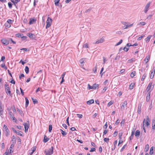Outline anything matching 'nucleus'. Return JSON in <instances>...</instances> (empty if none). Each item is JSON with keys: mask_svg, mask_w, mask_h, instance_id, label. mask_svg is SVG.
<instances>
[{"mask_svg": "<svg viewBox=\"0 0 155 155\" xmlns=\"http://www.w3.org/2000/svg\"><path fill=\"white\" fill-rule=\"evenodd\" d=\"M5 92L7 95L11 96L12 95V94L10 91V89L8 85L7 84H6L5 85Z\"/></svg>", "mask_w": 155, "mask_h": 155, "instance_id": "f257e3e1", "label": "nucleus"}, {"mask_svg": "<svg viewBox=\"0 0 155 155\" xmlns=\"http://www.w3.org/2000/svg\"><path fill=\"white\" fill-rule=\"evenodd\" d=\"M54 147L51 146V148L48 150H45L44 151V153L45 155H51L53 153Z\"/></svg>", "mask_w": 155, "mask_h": 155, "instance_id": "f03ea898", "label": "nucleus"}, {"mask_svg": "<svg viewBox=\"0 0 155 155\" xmlns=\"http://www.w3.org/2000/svg\"><path fill=\"white\" fill-rule=\"evenodd\" d=\"M52 22V19L50 17H48L46 21L47 25L46 28V29L50 27Z\"/></svg>", "mask_w": 155, "mask_h": 155, "instance_id": "7ed1b4c3", "label": "nucleus"}, {"mask_svg": "<svg viewBox=\"0 0 155 155\" xmlns=\"http://www.w3.org/2000/svg\"><path fill=\"white\" fill-rule=\"evenodd\" d=\"M86 58H82L80 60V65L81 68H83V67L84 66V64L86 62Z\"/></svg>", "mask_w": 155, "mask_h": 155, "instance_id": "20e7f679", "label": "nucleus"}, {"mask_svg": "<svg viewBox=\"0 0 155 155\" xmlns=\"http://www.w3.org/2000/svg\"><path fill=\"white\" fill-rule=\"evenodd\" d=\"M23 125L24 126L25 131V133H26L28 132V129L29 127L30 124L27 123H24L23 124Z\"/></svg>", "mask_w": 155, "mask_h": 155, "instance_id": "39448f33", "label": "nucleus"}, {"mask_svg": "<svg viewBox=\"0 0 155 155\" xmlns=\"http://www.w3.org/2000/svg\"><path fill=\"white\" fill-rule=\"evenodd\" d=\"M37 21V19L36 18H31L30 19V21L29 22V24L31 25L35 23Z\"/></svg>", "mask_w": 155, "mask_h": 155, "instance_id": "423d86ee", "label": "nucleus"}, {"mask_svg": "<svg viewBox=\"0 0 155 155\" xmlns=\"http://www.w3.org/2000/svg\"><path fill=\"white\" fill-rule=\"evenodd\" d=\"M122 105L121 106V110H123L124 109L125 107H126L127 105V101H124L122 103Z\"/></svg>", "mask_w": 155, "mask_h": 155, "instance_id": "0eeeda50", "label": "nucleus"}, {"mask_svg": "<svg viewBox=\"0 0 155 155\" xmlns=\"http://www.w3.org/2000/svg\"><path fill=\"white\" fill-rule=\"evenodd\" d=\"M150 2H149L146 5L144 10V12L145 13H147V12L148 11L149 9V8L150 6Z\"/></svg>", "mask_w": 155, "mask_h": 155, "instance_id": "6e6552de", "label": "nucleus"}, {"mask_svg": "<svg viewBox=\"0 0 155 155\" xmlns=\"http://www.w3.org/2000/svg\"><path fill=\"white\" fill-rule=\"evenodd\" d=\"M1 42L3 45H8L9 43L8 40H7L5 38L2 39L1 40Z\"/></svg>", "mask_w": 155, "mask_h": 155, "instance_id": "1a4fd4ad", "label": "nucleus"}, {"mask_svg": "<svg viewBox=\"0 0 155 155\" xmlns=\"http://www.w3.org/2000/svg\"><path fill=\"white\" fill-rule=\"evenodd\" d=\"M27 36L31 39H34L36 38L35 35L34 34L31 33L28 34Z\"/></svg>", "mask_w": 155, "mask_h": 155, "instance_id": "9d476101", "label": "nucleus"}, {"mask_svg": "<svg viewBox=\"0 0 155 155\" xmlns=\"http://www.w3.org/2000/svg\"><path fill=\"white\" fill-rule=\"evenodd\" d=\"M152 83L151 82L149 83V84L146 89V91H147V92H149V91H151V90H150V89H151V87L152 86Z\"/></svg>", "mask_w": 155, "mask_h": 155, "instance_id": "9b49d317", "label": "nucleus"}, {"mask_svg": "<svg viewBox=\"0 0 155 155\" xmlns=\"http://www.w3.org/2000/svg\"><path fill=\"white\" fill-rule=\"evenodd\" d=\"M148 93L146 97V100L147 102L149 101L150 99V95L151 94V91L147 92Z\"/></svg>", "mask_w": 155, "mask_h": 155, "instance_id": "f8f14e48", "label": "nucleus"}, {"mask_svg": "<svg viewBox=\"0 0 155 155\" xmlns=\"http://www.w3.org/2000/svg\"><path fill=\"white\" fill-rule=\"evenodd\" d=\"M142 105L141 104H140L138 105V110L137 113L138 114H140L141 113V107Z\"/></svg>", "mask_w": 155, "mask_h": 155, "instance_id": "ddd939ff", "label": "nucleus"}, {"mask_svg": "<svg viewBox=\"0 0 155 155\" xmlns=\"http://www.w3.org/2000/svg\"><path fill=\"white\" fill-rule=\"evenodd\" d=\"M104 41V40L103 38H101L100 39L97 41L95 42L93 44H99V43H102Z\"/></svg>", "mask_w": 155, "mask_h": 155, "instance_id": "4468645a", "label": "nucleus"}, {"mask_svg": "<svg viewBox=\"0 0 155 155\" xmlns=\"http://www.w3.org/2000/svg\"><path fill=\"white\" fill-rule=\"evenodd\" d=\"M128 24H127V25H124L123 27V29H125L129 27H130L133 26V24H131V25H128Z\"/></svg>", "mask_w": 155, "mask_h": 155, "instance_id": "2eb2a0df", "label": "nucleus"}, {"mask_svg": "<svg viewBox=\"0 0 155 155\" xmlns=\"http://www.w3.org/2000/svg\"><path fill=\"white\" fill-rule=\"evenodd\" d=\"M152 36L151 35L148 36V37L145 39V40L146 42L148 43L149 41Z\"/></svg>", "mask_w": 155, "mask_h": 155, "instance_id": "dca6fc26", "label": "nucleus"}, {"mask_svg": "<svg viewBox=\"0 0 155 155\" xmlns=\"http://www.w3.org/2000/svg\"><path fill=\"white\" fill-rule=\"evenodd\" d=\"M49 140V138L47 137L46 135H45L44 137V139L43 140V142L44 143H46Z\"/></svg>", "mask_w": 155, "mask_h": 155, "instance_id": "f3484780", "label": "nucleus"}, {"mask_svg": "<svg viewBox=\"0 0 155 155\" xmlns=\"http://www.w3.org/2000/svg\"><path fill=\"white\" fill-rule=\"evenodd\" d=\"M94 102V100L93 99H91L87 102V104L88 105H90L91 104L93 103Z\"/></svg>", "mask_w": 155, "mask_h": 155, "instance_id": "a211bd4d", "label": "nucleus"}, {"mask_svg": "<svg viewBox=\"0 0 155 155\" xmlns=\"http://www.w3.org/2000/svg\"><path fill=\"white\" fill-rule=\"evenodd\" d=\"M3 128L4 130L6 133H8V131H9V130L8 128L4 124V125Z\"/></svg>", "mask_w": 155, "mask_h": 155, "instance_id": "6ab92c4d", "label": "nucleus"}, {"mask_svg": "<svg viewBox=\"0 0 155 155\" xmlns=\"http://www.w3.org/2000/svg\"><path fill=\"white\" fill-rule=\"evenodd\" d=\"M17 111L19 112V114L22 117L24 116V114H23V111L21 110L18 108H17Z\"/></svg>", "mask_w": 155, "mask_h": 155, "instance_id": "aec40b11", "label": "nucleus"}, {"mask_svg": "<svg viewBox=\"0 0 155 155\" xmlns=\"http://www.w3.org/2000/svg\"><path fill=\"white\" fill-rule=\"evenodd\" d=\"M135 85V84L134 83H131L129 86V89L130 90H132L133 88Z\"/></svg>", "mask_w": 155, "mask_h": 155, "instance_id": "412c9836", "label": "nucleus"}, {"mask_svg": "<svg viewBox=\"0 0 155 155\" xmlns=\"http://www.w3.org/2000/svg\"><path fill=\"white\" fill-rule=\"evenodd\" d=\"M135 136L137 137H138L140 135V131L139 130H136L135 134Z\"/></svg>", "mask_w": 155, "mask_h": 155, "instance_id": "4be33fe9", "label": "nucleus"}, {"mask_svg": "<svg viewBox=\"0 0 155 155\" xmlns=\"http://www.w3.org/2000/svg\"><path fill=\"white\" fill-rule=\"evenodd\" d=\"M150 58V56H147L146 58L144 59V61H145V63L146 64L147 63L149 60Z\"/></svg>", "mask_w": 155, "mask_h": 155, "instance_id": "5701e85b", "label": "nucleus"}, {"mask_svg": "<svg viewBox=\"0 0 155 155\" xmlns=\"http://www.w3.org/2000/svg\"><path fill=\"white\" fill-rule=\"evenodd\" d=\"M25 101H26L25 105V107H26L28 106V104L29 103V101L27 97L25 98Z\"/></svg>", "mask_w": 155, "mask_h": 155, "instance_id": "b1692460", "label": "nucleus"}, {"mask_svg": "<svg viewBox=\"0 0 155 155\" xmlns=\"http://www.w3.org/2000/svg\"><path fill=\"white\" fill-rule=\"evenodd\" d=\"M150 120L149 117L148 116H147L146 120V124L147 126L150 125Z\"/></svg>", "mask_w": 155, "mask_h": 155, "instance_id": "393cba45", "label": "nucleus"}, {"mask_svg": "<svg viewBox=\"0 0 155 155\" xmlns=\"http://www.w3.org/2000/svg\"><path fill=\"white\" fill-rule=\"evenodd\" d=\"M136 72L135 71H133L131 73L130 76L131 78H133L136 75Z\"/></svg>", "mask_w": 155, "mask_h": 155, "instance_id": "a878e982", "label": "nucleus"}, {"mask_svg": "<svg viewBox=\"0 0 155 155\" xmlns=\"http://www.w3.org/2000/svg\"><path fill=\"white\" fill-rule=\"evenodd\" d=\"M4 26L5 27H6L7 28H9L11 27V25L10 24L8 23H5L4 24Z\"/></svg>", "mask_w": 155, "mask_h": 155, "instance_id": "bb28decb", "label": "nucleus"}, {"mask_svg": "<svg viewBox=\"0 0 155 155\" xmlns=\"http://www.w3.org/2000/svg\"><path fill=\"white\" fill-rule=\"evenodd\" d=\"M60 0H54V4L56 6H59L58 3L59 2Z\"/></svg>", "mask_w": 155, "mask_h": 155, "instance_id": "cd10ccee", "label": "nucleus"}, {"mask_svg": "<svg viewBox=\"0 0 155 155\" xmlns=\"http://www.w3.org/2000/svg\"><path fill=\"white\" fill-rule=\"evenodd\" d=\"M153 147H152L150 150V155H152L153 154Z\"/></svg>", "mask_w": 155, "mask_h": 155, "instance_id": "c85d7f7f", "label": "nucleus"}, {"mask_svg": "<svg viewBox=\"0 0 155 155\" xmlns=\"http://www.w3.org/2000/svg\"><path fill=\"white\" fill-rule=\"evenodd\" d=\"M25 71L26 74H28L29 72V69L27 66H26L25 68Z\"/></svg>", "mask_w": 155, "mask_h": 155, "instance_id": "c756f323", "label": "nucleus"}, {"mask_svg": "<svg viewBox=\"0 0 155 155\" xmlns=\"http://www.w3.org/2000/svg\"><path fill=\"white\" fill-rule=\"evenodd\" d=\"M60 130L61 131V134L64 136L66 135L67 133L66 132H65L61 129H60Z\"/></svg>", "mask_w": 155, "mask_h": 155, "instance_id": "7c9ffc66", "label": "nucleus"}, {"mask_svg": "<svg viewBox=\"0 0 155 155\" xmlns=\"http://www.w3.org/2000/svg\"><path fill=\"white\" fill-rule=\"evenodd\" d=\"M13 21H14L13 20H12L10 19H8L7 20L6 22L10 24H12Z\"/></svg>", "mask_w": 155, "mask_h": 155, "instance_id": "2f4dec72", "label": "nucleus"}, {"mask_svg": "<svg viewBox=\"0 0 155 155\" xmlns=\"http://www.w3.org/2000/svg\"><path fill=\"white\" fill-rule=\"evenodd\" d=\"M149 145L147 144L145 146V151L146 152H147L148 151V150H149Z\"/></svg>", "mask_w": 155, "mask_h": 155, "instance_id": "473e14b6", "label": "nucleus"}, {"mask_svg": "<svg viewBox=\"0 0 155 155\" xmlns=\"http://www.w3.org/2000/svg\"><path fill=\"white\" fill-rule=\"evenodd\" d=\"M93 87L92 88L94 89H96V88L98 87V84H94L92 86Z\"/></svg>", "mask_w": 155, "mask_h": 155, "instance_id": "72a5a7b5", "label": "nucleus"}, {"mask_svg": "<svg viewBox=\"0 0 155 155\" xmlns=\"http://www.w3.org/2000/svg\"><path fill=\"white\" fill-rule=\"evenodd\" d=\"M107 88H108L107 87H105L104 88H103V89L102 91L101 92L103 93H104L107 89Z\"/></svg>", "mask_w": 155, "mask_h": 155, "instance_id": "f704fd0d", "label": "nucleus"}, {"mask_svg": "<svg viewBox=\"0 0 155 155\" xmlns=\"http://www.w3.org/2000/svg\"><path fill=\"white\" fill-rule=\"evenodd\" d=\"M1 66L2 68H4L5 69H7V67L5 65V64H3L1 65Z\"/></svg>", "mask_w": 155, "mask_h": 155, "instance_id": "c9c22d12", "label": "nucleus"}, {"mask_svg": "<svg viewBox=\"0 0 155 155\" xmlns=\"http://www.w3.org/2000/svg\"><path fill=\"white\" fill-rule=\"evenodd\" d=\"M146 77V74H143V75L142 76V77L141 78V80L142 81H143L144 79Z\"/></svg>", "mask_w": 155, "mask_h": 155, "instance_id": "e433bc0d", "label": "nucleus"}, {"mask_svg": "<svg viewBox=\"0 0 155 155\" xmlns=\"http://www.w3.org/2000/svg\"><path fill=\"white\" fill-rule=\"evenodd\" d=\"M32 99L34 104H36L38 103V101L36 99H35L33 98H32Z\"/></svg>", "mask_w": 155, "mask_h": 155, "instance_id": "4c0bfd02", "label": "nucleus"}, {"mask_svg": "<svg viewBox=\"0 0 155 155\" xmlns=\"http://www.w3.org/2000/svg\"><path fill=\"white\" fill-rule=\"evenodd\" d=\"M154 73L153 72V71H152L150 75V78L151 79H152L153 78L154 75Z\"/></svg>", "mask_w": 155, "mask_h": 155, "instance_id": "58836bf2", "label": "nucleus"}, {"mask_svg": "<svg viewBox=\"0 0 155 155\" xmlns=\"http://www.w3.org/2000/svg\"><path fill=\"white\" fill-rule=\"evenodd\" d=\"M12 120L14 122H15L16 123H17V119H16L14 117H12V118H11Z\"/></svg>", "mask_w": 155, "mask_h": 155, "instance_id": "ea45409f", "label": "nucleus"}, {"mask_svg": "<svg viewBox=\"0 0 155 155\" xmlns=\"http://www.w3.org/2000/svg\"><path fill=\"white\" fill-rule=\"evenodd\" d=\"M52 126L51 125H50L49 127V132H51L52 130Z\"/></svg>", "mask_w": 155, "mask_h": 155, "instance_id": "a19ab883", "label": "nucleus"}, {"mask_svg": "<svg viewBox=\"0 0 155 155\" xmlns=\"http://www.w3.org/2000/svg\"><path fill=\"white\" fill-rule=\"evenodd\" d=\"M146 23L144 22H140L138 24V25H145Z\"/></svg>", "mask_w": 155, "mask_h": 155, "instance_id": "79ce46f5", "label": "nucleus"}, {"mask_svg": "<svg viewBox=\"0 0 155 155\" xmlns=\"http://www.w3.org/2000/svg\"><path fill=\"white\" fill-rule=\"evenodd\" d=\"M145 122V119H144L143 120V129L144 132L146 133V130H145V128L144 126V122Z\"/></svg>", "mask_w": 155, "mask_h": 155, "instance_id": "37998d69", "label": "nucleus"}, {"mask_svg": "<svg viewBox=\"0 0 155 155\" xmlns=\"http://www.w3.org/2000/svg\"><path fill=\"white\" fill-rule=\"evenodd\" d=\"M123 40L122 39L120 40V41L118 42L116 45L115 46H117L120 44L122 42Z\"/></svg>", "mask_w": 155, "mask_h": 155, "instance_id": "c03bdc74", "label": "nucleus"}, {"mask_svg": "<svg viewBox=\"0 0 155 155\" xmlns=\"http://www.w3.org/2000/svg\"><path fill=\"white\" fill-rule=\"evenodd\" d=\"M4 112V109L0 110V116L1 117H2V115H3Z\"/></svg>", "mask_w": 155, "mask_h": 155, "instance_id": "a18cd8bd", "label": "nucleus"}, {"mask_svg": "<svg viewBox=\"0 0 155 155\" xmlns=\"http://www.w3.org/2000/svg\"><path fill=\"white\" fill-rule=\"evenodd\" d=\"M118 132L117 130H116L115 131L114 133L113 134V135L114 137H115L117 135Z\"/></svg>", "mask_w": 155, "mask_h": 155, "instance_id": "49530a36", "label": "nucleus"}, {"mask_svg": "<svg viewBox=\"0 0 155 155\" xmlns=\"http://www.w3.org/2000/svg\"><path fill=\"white\" fill-rule=\"evenodd\" d=\"M83 47L84 48H88V44L87 43H86L84 44L83 46Z\"/></svg>", "mask_w": 155, "mask_h": 155, "instance_id": "de8ad7c7", "label": "nucleus"}, {"mask_svg": "<svg viewBox=\"0 0 155 155\" xmlns=\"http://www.w3.org/2000/svg\"><path fill=\"white\" fill-rule=\"evenodd\" d=\"M113 103V102L111 101H110V102H109L108 103V104H107V106L109 107L110 106V105H112Z\"/></svg>", "mask_w": 155, "mask_h": 155, "instance_id": "09e8293b", "label": "nucleus"}, {"mask_svg": "<svg viewBox=\"0 0 155 155\" xmlns=\"http://www.w3.org/2000/svg\"><path fill=\"white\" fill-rule=\"evenodd\" d=\"M8 6L9 8H12V4L11 2H8Z\"/></svg>", "mask_w": 155, "mask_h": 155, "instance_id": "8fccbe9b", "label": "nucleus"}, {"mask_svg": "<svg viewBox=\"0 0 155 155\" xmlns=\"http://www.w3.org/2000/svg\"><path fill=\"white\" fill-rule=\"evenodd\" d=\"M77 117L80 118H81L83 117V115L82 114H77Z\"/></svg>", "mask_w": 155, "mask_h": 155, "instance_id": "3c124183", "label": "nucleus"}, {"mask_svg": "<svg viewBox=\"0 0 155 155\" xmlns=\"http://www.w3.org/2000/svg\"><path fill=\"white\" fill-rule=\"evenodd\" d=\"M122 134H123L122 132H120L119 133L118 135H119V137L120 139H121Z\"/></svg>", "mask_w": 155, "mask_h": 155, "instance_id": "603ef678", "label": "nucleus"}, {"mask_svg": "<svg viewBox=\"0 0 155 155\" xmlns=\"http://www.w3.org/2000/svg\"><path fill=\"white\" fill-rule=\"evenodd\" d=\"M126 146H127L126 144H125V145H124L123 146V147L120 150V151L121 152H122L123 150L125 149V148L126 147Z\"/></svg>", "mask_w": 155, "mask_h": 155, "instance_id": "864d4df0", "label": "nucleus"}, {"mask_svg": "<svg viewBox=\"0 0 155 155\" xmlns=\"http://www.w3.org/2000/svg\"><path fill=\"white\" fill-rule=\"evenodd\" d=\"M87 88L88 89H93L92 88L93 86H91L89 84H88L87 85Z\"/></svg>", "mask_w": 155, "mask_h": 155, "instance_id": "5fc2aeb1", "label": "nucleus"}, {"mask_svg": "<svg viewBox=\"0 0 155 155\" xmlns=\"http://www.w3.org/2000/svg\"><path fill=\"white\" fill-rule=\"evenodd\" d=\"M109 139L108 138H104V142L107 143L108 142Z\"/></svg>", "mask_w": 155, "mask_h": 155, "instance_id": "6e6d98bb", "label": "nucleus"}, {"mask_svg": "<svg viewBox=\"0 0 155 155\" xmlns=\"http://www.w3.org/2000/svg\"><path fill=\"white\" fill-rule=\"evenodd\" d=\"M16 134H17L19 135H20L21 136H22V134H21V132L19 131H18V132H17V133H16Z\"/></svg>", "mask_w": 155, "mask_h": 155, "instance_id": "4d7b16f0", "label": "nucleus"}, {"mask_svg": "<svg viewBox=\"0 0 155 155\" xmlns=\"http://www.w3.org/2000/svg\"><path fill=\"white\" fill-rule=\"evenodd\" d=\"M9 115L10 116V118H12V117H13V116H12V112H9Z\"/></svg>", "mask_w": 155, "mask_h": 155, "instance_id": "13d9d810", "label": "nucleus"}, {"mask_svg": "<svg viewBox=\"0 0 155 155\" xmlns=\"http://www.w3.org/2000/svg\"><path fill=\"white\" fill-rule=\"evenodd\" d=\"M15 36H16V37H21V34L20 33H17V34H16Z\"/></svg>", "mask_w": 155, "mask_h": 155, "instance_id": "bf43d9fd", "label": "nucleus"}, {"mask_svg": "<svg viewBox=\"0 0 155 155\" xmlns=\"http://www.w3.org/2000/svg\"><path fill=\"white\" fill-rule=\"evenodd\" d=\"M107 122H106V123H105V125L103 126V128L105 129H106L107 128Z\"/></svg>", "mask_w": 155, "mask_h": 155, "instance_id": "052dcab7", "label": "nucleus"}, {"mask_svg": "<svg viewBox=\"0 0 155 155\" xmlns=\"http://www.w3.org/2000/svg\"><path fill=\"white\" fill-rule=\"evenodd\" d=\"M5 59V57L4 56H3L1 57V60L0 61V62L1 61H4Z\"/></svg>", "mask_w": 155, "mask_h": 155, "instance_id": "680f3d73", "label": "nucleus"}, {"mask_svg": "<svg viewBox=\"0 0 155 155\" xmlns=\"http://www.w3.org/2000/svg\"><path fill=\"white\" fill-rule=\"evenodd\" d=\"M129 48H127L126 47H125L123 48V50H124L125 51L127 52L129 50Z\"/></svg>", "mask_w": 155, "mask_h": 155, "instance_id": "e2e57ef3", "label": "nucleus"}, {"mask_svg": "<svg viewBox=\"0 0 155 155\" xmlns=\"http://www.w3.org/2000/svg\"><path fill=\"white\" fill-rule=\"evenodd\" d=\"M120 122V120L119 119H117L115 122V125H117Z\"/></svg>", "mask_w": 155, "mask_h": 155, "instance_id": "0e129e2a", "label": "nucleus"}, {"mask_svg": "<svg viewBox=\"0 0 155 155\" xmlns=\"http://www.w3.org/2000/svg\"><path fill=\"white\" fill-rule=\"evenodd\" d=\"M120 57V55H117L115 58V60H119Z\"/></svg>", "mask_w": 155, "mask_h": 155, "instance_id": "69168bd1", "label": "nucleus"}, {"mask_svg": "<svg viewBox=\"0 0 155 155\" xmlns=\"http://www.w3.org/2000/svg\"><path fill=\"white\" fill-rule=\"evenodd\" d=\"M97 115V113H95L93 115L92 117L93 118H94Z\"/></svg>", "mask_w": 155, "mask_h": 155, "instance_id": "338daca9", "label": "nucleus"}, {"mask_svg": "<svg viewBox=\"0 0 155 155\" xmlns=\"http://www.w3.org/2000/svg\"><path fill=\"white\" fill-rule=\"evenodd\" d=\"M36 148L35 147H34L31 148V150L33 152H34Z\"/></svg>", "mask_w": 155, "mask_h": 155, "instance_id": "774afa93", "label": "nucleus"}]
</instances>
